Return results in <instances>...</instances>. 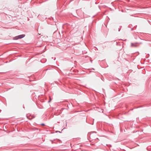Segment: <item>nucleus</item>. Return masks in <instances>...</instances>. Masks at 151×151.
<instances>
[{
	"instance_id": "obj_2",
	"label": "nucleus",
	"mask_w": 151,
	"mask_h": 151,
	"mask_svg": "<svg viewBox=\"0 0 151 151\" xmlns=\"http://www.w3.org/2000/svg\"><path fill=\"white\" fill-rule=\"evenodd\" d=\"M137 43V42H136L134 43H131V46L132 47H137V45L136 44Z\"/></svg>"
},
{
	"instance_id": "obj_9",
	"label": "nucleus",
	"mask_w": 151,
	"mask_h": 151,
	"mask_svg": "<svg viewBox=\"0 0 151 151\" xmlns=\"http://www.w3.org/2000/svg\"><path fill=\"white\" fill-rule=\"evenodd\" d=\"M132 29H133L132 28L131 29V30H132Z\"/></svg>"
},
{
	"instance_id": "obj_5",
	"label": "nucleus",
	"mask_w": 151,
	"mask_h": 151,
	"mask_svg": "<svg viewBox=\"0 0 151 151\" xmlns=\"http://www.w3.org/2000/svg\"><path fill=\"white\" fill-rule=\"evenodd\" d=\"M120 29H121V28H119L118 29V31H119H119H120Z\"/></svg>"
},
{
	"instance_id": "obj_6",
	"label": "nucleus",
	"mask_w": 151,
	"mask_h": 151,
	"mask_svg": "<svg viewBox=\"0 0 151 151\" xmlns=\"http://www.w3.org/2000/svg\"><path fill=\"white\" fill-rule=\"evenodd\" d=\"M41 125H45V124L44 123H42L41 124Z\"/></svg>"
},
{
	"instance_id": "obj_10",
	"label": "nucleus",
	"mask_w": 151,
	"mask_h": 151,
	"mask_svg": "<svg viewBox=\"0 0 151 151\" xmlns=\"http://www.w3.org/2000/svg\"><path fill=\"white\" fill-rule=\"evenodd\" d=\"M23 108H24V106H23Z\"/></svg>"
},
{
	"instance_id": "obj_3",
	"label": "nucleus",
	"mask_w": 151,
	"mask_h": 151,
	"mask_svg": "<svg viewBox=\"0 0 151 151\" xmlns=\"http://www.w3.org/2000/svg\"><path fill=\"white\" fill-rule=\"evenodd\" d=\"M50 98V100L48 101V103H49L52 100Z\"/></svg>"
},
{
	"instance_id": "obj_7",
	"label": "nucleus",
	"mask_w": 151,
	"mask_h": 151,
	"mask_svg": "<svg viewBox=\"0 0 151 151\" xmlns=\"http://www.w3.org/2000/svg\"><path fill=\"white\" fill-rule=\"evenodd\" d=\"M60 132V133H61V132H60V131H56V132Z\"/></svg>"
},
{
	"instance_id": "obj_1",
	"label": "nucleus",
	"mask_w": 151,
	"mask_h": 151,
	"mask_svg": "<svg viewBox=\"0 0 151 151\" xmlns=\"http://www.w3.org/2000/svg\"><path fill=\"white\" fill-rule=\"evenodd\" d=\"M25 36V35L24 34L19 35L14 37V40H17L18 39H22Z\"/></svg>"
},
{
	"instance_id": "obj_8",
	"label": "nucleus",
	"mask_w": 151,
	"mask_h": 151,
	"mask_svg": "<svg viewBox=\"0 0 151 151\" xmlns=\"http://www.w3.org/2000/svg\"><path fill=\"white\" fill-rule=\"evenodd\" d=\"M92 69H93V70H95L94 69V68H92Z\"/></svg>"
},
{
	"instance_id": "obj_4",
	"label": "nucleus",
	"mask_w": 151,
	"mask_h": 151,
	"mask_svg": "<svg viewBox=\"0 0 151 151\" xmlns=\"http://www.w3.org/2000/svg\"><path fill=\"white\" fill-rule=\"evenodd\" d=\"M83 53H87V52H86L85 51H84V52L83 51Z\"/></svg>"
}]
</instances>
